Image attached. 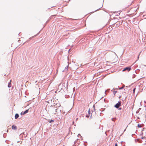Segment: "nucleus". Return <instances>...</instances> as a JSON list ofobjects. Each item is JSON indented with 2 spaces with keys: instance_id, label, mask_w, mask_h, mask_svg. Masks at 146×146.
Segmentation results:
<instances>
[{
  "instance_id": "1",
  "label": "nucleus",
  "mask_w": 146,
  "mask_h": 146,
  "mask_svg": "<svg viewBox=\"0 0 146 146\" xmlns=\"http://www.w3.org/2000/svg\"><path fill=\"white\" fill-rule=\"evenodd\" d=\"M121 106V103L119 102L115 106V107L117 108H118Z\"/></svg>"
},
{
  "instance_id": "2",
  "label": "nucleus",
  "mask_w": 146,
  "mask_h": 146,
  "mask_svg": "<svg viewBox=\"0 0 146 146\" xmlns=\"http://www.w3.org/2000/svg\"><path fill=\"white\" fill-rule=\"evenodd\" d=\"M131 69V68L130 67H126L123 70V71H124L126 70H127L128 71H130Z\"/></svg>"
},
{
  "instance_id": "3",
  "label": "nucleus",
  "mask_w": 146,
  "mask_h": 146,
  "mask_svg": "<svg viewBox=\"0 0 146 146\" xmlns=\"http://www.w3.org/2000/svg\"><path fill=\"white\" fill-rule=\"evenodd\" d=\"M12 128L13 129H14L15 130H16L17 129V127L14 125H13L12 126Z\"/></svg>"
},
{
  "instance_id": "4",
  "label": "nucleus",
  "mask_w": 146,
  "mask_h": 146,
  "mask_svg": "<svg viewBox=\"0 0 146 146\" xmlns=\"http://www.w3.org/2000/svg\"><path fill=\"white\" fill-rule=\"evenodd\" d=\"M19 116V114L17 113H16L15 115V119H17Z\"/></svg>"
},
{
  "instance_id": "5",
  "label": "nucleus",
  "mask_w": 146,
  "mask_h": 146,
  "mask_svg": "<svg viewBox=\"0 0 146 146\" xmlns=\"http://www.w3.org/2000/svg\"><path fill=\"white\" fill-rule=\"evenodd\" d=\"M28 111H29V110H26L25 111L24 113H25V114L26 113H27Z\"/></svg>"
},
{
  "instance_id": "6",
  "label": "nucleus",
  "mask_w": 146,
  "mask_h": 146,
  "mask_svg": "<svg viewBox=\"0 0 146 146\" xmlns=\"http://www.w3.org/2000/svg\"><path fill=\"white\" fill-rule=\"evenodd\" d=\"M116 119V118H113L111 119V120L114 121H115V119Z\"/></svg>"
},
{
  "instance_id": "7",
  "label": "nucleus",
  "mask_w": 146,
  "mask_h": 146,
  "mask_svg": "<svg viewBox=\"0 0 146 146\" xmlns=\"http://www.w3.org/2000/svg\"><path fill=\"white\" fill-rule=\"evenodd\" d=\"M10 84H11L10 83H9V84H8V87L10 88V87H11V85Z\"/></svg>"
},
{
  "instance_id": "8",
  "label": "nucleus",
  "mask_w": 146,
  "mask_h": 146,
  "mask_svg": "<svg viewBox=\"0 0 146 146\" xmlns=\"http://www.w3.org/2000/svg\"><path fill=\"white\" fill-rule=\"evenodd\" d=\"M25 114V113H24V112H22L21 113V115H23Z\"/></svg>"
},
{
  "instance_id": "9",
  "label": "nucleus",
  "mask_w": 146,
  "mask_h": 146,
  "mask_svg": "<svg viewBox=\"0 0 146 146\" xmlns=\"http://www.w3.org/2000/svg\"><path fill=\"white\" fill-rule=\"evenodd\" d=\"M68 66H67V67H66L65 68V70H67L68 69Z\"/></svg>"
},
{
  "instance_id": "10",
  "label": "nucleus",
  "mask_w": 146,
  "mask_h": 146,
  "mask_svg": "<svg viewBox=\"0 0 146 146\" xmlns=\"http://www.w3.org/2000/svg\"><path fill=\"white\" fill-rule=\"evenodd\" d=\"M90 114V110L89 109V111H88V114Z\"/></svg>"
},
{
  "instance_id": "11",
  "label": "nucleus",
  "mask_w": 146,
  "mask_h": 146,
  "mask_svg": "<svg viewBox=\"0 0 146 146\" xmlns=\"http://www.w3.org/2000/svg\"><path fill=\"white\" fill-rule=\"evenodd\" d=\"M135 88H134V89H133V93H134L135 92Z\"/></svg>"
},
{
  "instance_id": "12",
  "label": "nucleus",
  "mask_w": 146,
  "mask_h": 146,
  "mask_svg": "<svg viewBox=\"0 0 146 146\" xmlns=\"http://www.w3.org/2000/svg\"><path fill=\"white\" fill-rule=\"evenodd\" d=\"M80 134H78V136H80Z\"/></svg>"
},
{
  "instance_id": "13",
  "label": "nucleus",
  "mask_w": 146,
  "mask_h": 146,
  "mask_svg": "<svg viewBox=\"0 0 146 146\" xmlns=\"http://www.w3.org/2000/svg\"><path fill=\"white\" fill-rule=\"evenodd\" d=\"M117 146V144H115V146Z\"/></svg>"
},
{
  "instance_id": "14",
  "label": "nucleus",
  "mask_w": 146,
  "mask_h": 146,
  "mask_svg": "<svg viewBox=\"0 0 146 146\" xmlns=\"http://www.w3.org/2000/svg\"><path fill=\"white\" fill-rule=\"evenodd\" d=\"M123 88V87H121V88H120V89H122Z\"/></svg>"
}]
</instances>
